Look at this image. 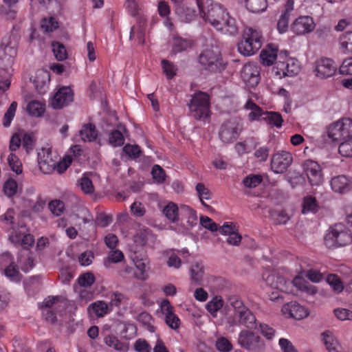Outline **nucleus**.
Returning a JSON list of instances; mask_svg holds the SVG:
<instances>
[{
  "label": "nucleus",
  "instance_id": "nucleus-32",
  "mask_svg": "<svg viewBox=\"0 0 352 352\" xmlns=\"http://www.w3.org/2000/svg\"><path fill=\"white\" fill-rule=\"evenodd\" d=\"M321 340L329 352H340V344L334 334L330 331L321 333Z\"/></svg>",
  "mask_w": 352,
  "mask_h": 352
},
{
  "label": "nucleus",
  "instance_id": "nucleus-5",
  "mask_svg": "<svg viewBox=\"0 0 352 352\" xmlns=\"http://www.w3.org/2000/svg\"><path fill=\"white\" fill-rule=\"evenodd\" d=\"M199 62L206 70L214 73L221 72L226 65L217 46H212L203 50L199 55Z\"/></svg>",
  "mask_w": 352,
  "mask_h": 352
},
{
  "label": "nucleus",
  "instance_id": "nucleus-53",
  "mask_svg": "<svg viewBox=\"0 0 352 352\" xmlns=\"http://www.w3.org/2000/svg\"><path fill=\"white\" fill-rule=\"evenodd\" d=\"M162 67L164 74L166 75L168 79H171L176 75L177 68L171 62L166 60H162Z\"/></svg>",
  "mask_w": 352,
  "mask_h": 352
},
{
  "label": "nucleus",
  "instance_id": "nucleus-11",
  "mask_svg": "<svg viewBox=\"0 0 352 352\" xmlns=\"http://www.w3.org/2000/svg\"><path fill=\"white\" fill-rule=\"evenodd\" d=\"M293 162L292 155L285 151H279L274 153L271 158V170L276 173L280 174L285 172Z\"/></svg>",
  "mask_w": 352,
  "mask_h": 352
},
{
  "label": "nucleus",
  "instance_id": "nucleus-30",
  "mask_svg": "<svg viewBox=\"0 0 352 352\" xmlns=\"http://www.w3.org/2000/svg\"><path fill=\"white\" fill-rule=\"evenodd\" d=\"M50 80V76L47 71L41 70L36 73L34 84L39 94H44L47 91Z\"/></svg>",
  "mask_w": 352,
  "mask_h": 352
},
{
  "label": "nucleus",
  "instance_id": "nucleus-41",
  "mask_svg": "<svg viewBox=\"0 0 352 352\" xmlns=\"http://www.w3.org/2000/svg\"><path fill=\"white\" fill-rule=\"evenodd\" d=\"M108 296L109 302L107 303L109 304L111 311L114 308H120V307L126 305V297L119 292L109 293Z\"/></svg>",
  "mask_w": 352,
  "mask_h": 352
},
{
  "label": "nucleus",
  "instance_id": "nucleus-42",
  "mask_svg": "<svg viewBox=\"0 0 352 352\" xmlns=\"http://www.w3.org/2000/svg\"><path fill=\"white\" fill-rule=\"evenodd\" d=\"M106 344L120 352H127L129 351V344L120 341L116 336L109 335L104 339Z\"/></svg>",
  "mask_w": 352,
  "mask_h": 352
},
{
  "label": "nucleus",
  "instance_id": "nucleus-33",
  "mask_svg": "<svg viewBox=\"0 0 352 352\" xmlns=\"http://www.w3.org/2000/svg\"><path fill=\"white\" fill-rule=\"evenodd\" d=\"M162 256L165 258L166 263L168 267L179 270L182 267V259L178 256V253L176 252L175 250L170 249L164 250L162 252Z\"/></svg>",
  "mask_w": 352,
  "mask_h": 352
},
{
  "label": "nucleus",
  "instance_id": "nucleus-48",
  "mask_svg": "<svg viewBox=\"0 0 352 352\" xmlns=\"http://www.w3.org/2000/svg\"><path fill=\"white\" fill-rule=\"evenodd\" d=\"M7 162L10 168V169L14 172L17 175H20L23 172L22 164L19 160V157L13 153V152H10L9 155L6 157Z\"/></svg>",
  "mask_w": 352,
  "mask_h": 352
},
{
  "label": "nucleus",
  "instance_id": "nucleus-20",
  "mask_svg": "<svg viewBox=\"0 0 352 352\" xmlns=\"http://www.w3.org/2000/svg\"><path fill=\"white\" fill-rule=\"evenodd\" d=\"M194 1L192 0L189 3H185L182 6L175 8V13L181 21L189 23L193 21L198 14L199 15L197 6L193 4Z\"/></svg>",
  "mask_w": 352,
  "mask_h": 352
},
{
  "label": "nucleus",
  "instance_id": "nucleus-24",
  "mask_svg": "<svg viewBox=\"0 0 352 352\" xmlns=\"http://www.w3.org/2000/svg\"><path fill=\"white\" fill-rule=\"evenodd\" d=\"M21 230H13L9 236L10 241L14 245L21 244L24 249L32 247L34 243V239L30 234H25V228L21 227Z\"/></svg>",
  "mask_w": 352,
  "mask_h": 352
},
{
  "label": "nucleus",
  "instance_id": "nucleus-54",
  "mask_svg": "<svg viewBox=\"0 0 352 352\" xmlns=\"http://www.w3.org/2000/svg\"><path fill=\"white\" fill-rule=\"evenodd\" d=\"M124 258V254L118 250H111L104 261V265L108 267L111 263H117L121 262Z\"/></svg>",
  "mask_w": 352,
  "mask_h": 352
},
{
  "label": "nucleus",
  "instance_id": "nucleus-45",
  "mask_svg": "<svg viewBox=\"0 0 352 352\" xmlns=\"http://www.w3.org/2000/svg\"><path fill=\"white\" fill-rule=\"evenodd\" d=\"M93 176V173H86L82 175L79 181V185L81 190L86 194H91L94 192V188L91 179Z\"/></svg>",
  "mask_w": 352,
  "mask_h": 352
},
{
  "label": "nucleus",
  "instance_id": "nucleus-27",
  "mask_svg": "<svg viewBox=\"0 0 352 352\" xmlns=\"http://www.w3.org/2000/svg\"><path fill=\"white\" fill-rule=\"evenodd\" d=\"M278 58V47L273 44L267 45L260 54L261 63L265 66L273 65ZM279 58V56H278Z\"/></svg>",
  "mask_w": 352,
  "mask_h": 352
},
{
  "label": "nucleus",
  "instance_id": "nucleus-14",
  "mask_svg": "<svg viewBox=\"0 0 352 352\" xmlns=\"http://www.w3.org/2000/svg\"><path fill=\"white\" fill-rule=\"evenodd\" d=\"M57 157L56 154H52L49 147L40 149L38 151V164L40 170L45 174L51 173L54 170Z\"/></svg>",
  "mask_w": 352,
  "mask_h": 352
},
{
  "label": "nucleus",
  "instance_id": "nucleus-23",
  "mask_svg": "<svg viewBox=\"0 0 352 352\" xmlns=\"http://www.w3.org/2000/svg\"><path fill=\"white\" fill-rule=\"evenodd\" d=\"M330 186L333 192L345 194L352 189V180L344 175H338L331 178Z\"/></svg>",
  "mask_w": 352,
  "mask_h": 352
},
{
  "label": "nucleus",
  "instance_id": "nucleus-13",
  "mask_svg": "<svg viewBox=\"0 0 352 352\" xmlns=\"http://www.w3.org/2000/svg\"><path fill=\"white\" fill-rule=\"evenodd\" d=\"M241 129L240 121L236 118L231 119L222 125L219 137L224 143L232 142L237 139Z\"/></svg>",
  "mask_w": 352,
  "mask_h": 352
},
{
  "label": "nucleus",
  "instance_id": "nucleus-64",
  "mask_svg": "<svg viewBox=\"0 0 352 352\" xmlns=\"http://www.w3.org/2000/svg\"><path fill=\"white\" fill-rule=\"evenodd\" d=\"M278 345L282 352H298L292 342L286 338H280Z\"/></svg>",
  "mask_w": 352,
  "mask_h": 352
},
{
  "label": "nucleus",
  "instance_id": "nucleus-4",
  "mask_svg": "<svg viewBox=\"0 0 352 352\" xmlns=\"http://www.w3.org/2000/svg\"><path fill=\"white\" fill-rule=\"evenodd\" d=\"M351 242L352 234L342 223H337L330 228L324 239L325 246L331 249L345 246Z\"/></svg>",
  "mask_w": 352,
  "mask_h": 352
},
{
  "label": "nucleus",
  "instance_id": "nucleus-7",
  "mask_svg": "<svg viewBox=\"0 0 352 352\" xmlns=\"http://www.w3.org/2000/svg\"><path fill=\"white\" fill-rule=\"evenodd\" d=\"M188 107L190 115L197 120H205L210 116L209 96L204 92L195 94Z\"/></svg>",
  "mask_w": 352,
  "mask_h": 352
},
{
  "label": "nucleus",
  "instance_id": "nucleus-26",
  "mask_svg": "<svg viewBox=\"0 0 352 352\" xmlns=\"http://www.w3.org/2000/svg\"><path fill=\"white\" fill-rule=\"evenodd\" d=\"M253 98L257 100V96L254 94L252 98L246 101L244 105V109L247 111H250L248 115V120L251 122L263 120L265 111L254 102Z\"/></svg>",
  "mask_w": 352,
  "mask_h": 352
},
{
  "label": "nucleus",
  "instance_id": "nucleus-40",
  "mask_svg": "<svg viewBox=\"0 0 352 352\" xmlns=\"http://www.w3.org/2000/svg\"><path fill=\"white\" fill-rule=\"evenodd\" d=\"M78 136L83 142H92L96 139L98 132L94 125L87 124L80 130Z\"/></svg>",
  "mask_w": 352,
  "mask_h": 352
},
{
  "label": "nucleus",
  "instance_id": "nucleus-55",
  "mask_svg": "<svg viewBox=\"0 0 352 352\" xmlns=\"http://www.w3.org/2000/svg\"><path fill=\"white\" fill-rule=\"evenodd\" d=\"M196 190L202 205L208 207V206L204 203V199L208 200L211 198V192L210 190L206 188L204 184L199 183L196 185Z\"/></svg>",
  "mask_w": 352,
  "mask_h": 352
},
{
  "label": "nucleus",
  "instance_id": "nucleus-62",
  "mask_svg": "<svg viewBox=\"0 0 352 352\" xmlns=\"http://www.w3.org/2000/svg\"><path fill=\"white\" fill-rule=\"evenodd\" d=\"M123 134L118 130L112 131L109 135V143L113 146H120L124 144Z\"/></svg>",
  "mask_w": 352,
  "mask_h": 352
},
{
  "label": "nucleus",
  "instance_id": "nucleus-50",
  "mask_svg": "<svg viewBox=\"0 0 352 352\" xmlns=\"http://www.w3.org/2000/svg\"><path fill=\"white\" fill-rule=\"evenodd\" d=\"M149 234L148 229H144L140 231L133 236V242L135 244L134 251H138L140 248H142L146 242L147 237Z\"/></svg>",
  "mask_w": 352,
  "mask_h": 352
},
{
  "label": "nucleus",
  "instance_id": "nucleus-17",
  "mask_svg": "<svg viewBox=\"0 0 352 352\" xmlns=\"http://www.w3.org/2000/svg\"><path fill=\"white\" fill-rule=\"evenodd\" d=\"M160 309L164 316L165 323L172 329L177 330L180 326V320L175 314L174 307L167 299L163 300L160 305Z\"/></svg>",
  "mask_w": 352,
  "mask_h": 352
},
{
  "label": "nucleus",
  "instance_id": "nucleus-12",
  "mask_svg": "<svg viewBox=\"0 0 352 352\" xmlns=\"http://www.w3.org/2000/svg\"><path fill=\"white\" fill-rule=\"evenodd\" d=\"M336 71L337 65L331 58H320L314 63V74L320 79L330 78L336 74Z\"/></svg>",
  "mask_w": 352,
  "mask_h": 352
},
{
  "label": "nucleus",
  "instance_id": "nucleus-60",
  "mask_svg": "<svg viewBox=\"0 0 352 352\" xmlns=\"http://www.w3.org/2000/svg\"><path fill=\"white\" fill-rule=\"evenodd\" d=\"M317 203L315 198L312 197H307L304 199L302 213L315 212L317 210Z\"/></svg>",
  "mask_w": 352,
  "mask_h": 352
},
{
  "label": "nucleus",
  "instance_id": "nucleus-36",
  "mask_svg": "<svg viewBox=\"0 0 352 352\" xmlns=\"http://www.w3.org/2000/svg\"><path fill=\"white\" fill-rule=\"evenodd\" d=\"M26 110L31 116L36 118L41 117L45 112V103L42 100H31L28 103Z\"/></svg>",
  "mask_w": 352,
  "mask_h": 352
},
{
  "label": "nucleus",
  "instance_id": "nucleus-59",
  "mask_svg": "<svg viewBox=\"0 0 352 352\" xmlns=\"http://www.w3.org/2000/svg\"><path fill=\"white\" fill-rule=\"evenodd\" d=\"M262 182V177L259 175H250L243 180V185L249 188H253L258 186Z\"/></svg>",
  "mask_w": 352,
  "mask_h": 352
},
{
  "label": "nucleus",
  "instance_id": "nucleus-21",
  "mask_svg": "<svg viewBox=\"0 0 352 352\" xmlns=\"http://www.w3.org/2000/svg\"><path fill=\"white\" fill-rule=\"evenodd\" d=\"M73 100V92L70 87H60L54 94L51 104L54 109H60Z\"/></svg>",
  "mask_w": 352,
  "mask_h": 352
},
{
  "label": "nucleus",
  "instance_id": "nucleus-39",
  "mask_svg": "<svg viewBox=\"0 0 352 352\" xmlns=\"http://www.w3.org/2000/svg\"><path fill=\"white\" fill-rule=\"evenodd\" d=\"M65 305L64 299L59 296H48L43 302V307L53 309L56 311H60Z\"/></svg>",
  "mask_w": 352,
  "mask_h": 352
},
{
  "label": "nucleus",
  "instance_id": "nucleus-18",
  "mask_svg": "<svg viewBox=\"0 0 352 352\" xmlns=\"http://www.w3.org/2000/svg\"><path fill=\"white\" fill-rule=\"evenodd\" d=\"M243 82L249 87L256 86L260 80V68L257 64L248 63L245 64L241 72Z\"/></svg>",
  "mask_w": 352,
  "mask_h": 352
},
{
  "label": "nucleus",
  "instance_id": "nucleus-6",
  "mask_svg": "<svg viewBox=\"0 0 352 352\" xmlns=\"http://www.w3.org/2000/svg\"><path fill=\"white\" fill-rule=\"evenodd\" d=\"M263 278L266 284L272 289L269 294L270 300L272 301L279 300L283 298V294L290 292L289 286L290 283L287 282L283 277L279 276L275 272H265L263 274Z\"/></svg>",
  "mask_w": 352,
  "mask_h": 352
},
{
  "label": "nucleus",
  "instance_id": "nucleus-61",
  "mask_svg": "<svg viewBox=\"0 0 352 352\" xmlns=\"http://www.w3.org/2000/svg\"><path fill=\"white\" fill-rule=\"evenodd\" d=\"M290 14L283 13L277 23V30L280 34L286 32L288 30L289 20Z\"/></svg>",
  "mask_w": 352,
  "mask_h": 352
},
{
  "label": "nucleus",
  "instance_id": "nucleus-37",
  "mask_svg": "<svg viewBox=\"0 0 352 352\" xmlns=\"http://www.w3.org/2000/svg\"><path fill=\"white\" fill-rule=\"evenodd\" d=\"M162 213L171 223H177L179 219V208L176 204L172 201L164 206Z\"/></svg>",
  "mask_w": 352,
  "mask_h": 352
},
{
  "label": "nucleus",
  "instance_id": "nucleus-2",
  "mask_svg": "<svg viewBox=\"0 0 352 352\" xmlns=\"http://www.w3.org/2000/svg\"><path fill=\"white\" fill-rule=\"evenodd\" d=\"M228 306L234 311L232 321V324H242L248 329H256V320L254 315L244 305L241 299L236 296H231L228 298Z\"/></svg>",
  "mask_w": 352,
  "mask_h": 352
},
{
  "label": "nucleus",
  "instance_id": "nucleus-22",
  "mask_svg": "<svg viewBox=\"0 0 352 352\" xmlns=\"http://www.w3.org/2000/svg\"><path fill=\"white\" fill-rule=\"evenodd\" d=\"M281 311L286 318H293L296 320L302 319L309 314L307 310L304 307L295 302L284 305Z\"/></svg>",
  "mask_w": 352,
  "mask_h": 352
},
{
  "label": "nucleus",
  "instance_id": "nucleus-19",
  "mask_svg": "<svg viewBox=\"0 0 352 352\" xmlns=\"http://www.w3.org/2000/svg\"><path fill=\"white\" fill-rule=\"evenodd\" d=\"M315 28V23L311 17L302 16L297 18L292 24V31L298 35H304L312 32Z\"/></svg>",
  "mask_w": 352,
  "mask_h": 352
},
{
  "label": "nucleus",
  "instance_id": "nucleus-3",
  "mask_svg": "<svg viewBox=\"0 0 352 352\" xmlns=\"http://www.w3.org/2000/svg\"><path fill=\"white\" fill-rule=\"evenodd\" d=\"M261 31L256 28H245L242 34L241 41L238 44V51L243 56L254 54L262 46Z\"/></svg>",
  "mask_w": 352,
  "mask_h": 352
},
{
  "label": "nucleus",
  "instance_id": "nucleus-46",
  "mask_svg": "<svg viewBox=\"0 0 352 352\" xmlns=\"http://www.w3.org/2000/svg\"><path fill=\"white\" fill-rule=\"evenodd\" d=\"M223 301L221 296H217L212 298L206 305L207 311L213 316L216 317L217 311L222 308Z\"/></svg>",
  "mask_w": 352,
  "mask_h": 352
},
{
  "label": "nucleus",
  "instance_id": "nucleus-1",
  "mask_svg": "<svg viewBox=\"0 0 352 352\" xmlns=\"http://www.w3.org/2000/svg\"><path fill=\"white\" fill-rule=\"evenodd\" d=\"M199 16L204 21L224 34L236 35L239 32L235 19L227 9L212 0H195Z\"/></svg>",
  "mask_w": 352,
  "mask_h": 352
},
{
  "label": "nucleus",
  "instance_id": "nucleus-10",
  "mask_svg": "<svg viewBox=\"0 0 352 352\" xmlns=\"http://www.w3.org/2000/svg\"><path fill=\"white\" fill-rule=\"evenodd\" d=\"M238 343L241 347L250 351H260L264 346V343L261 338L248 330H243L239 333Z\"/></svg>",
  "mask_w": 352,
  "mask_h": 352
},
{
  "label": "nucleus",
  "instance_id": "nucleus-34",
  "mask_svg": "<svg viewBox=\"0 0 352 352\" xmlns=\"http://www.w3.org/2000/svg\"><path fill=\"white\" fill-rule=\"evenodd\" d=\"M16 55V50L14 46L5 44L0 45V60H2L6 66H10L13 63Z\"/></svg>",
  "mask_w": 352,
  "mask_h": 352
},
{
  "label": "nucleus",
  "instance_id": "nucleus-29",
  "mask_svg": "<svg viewBox=\"0 0 352 352\" xmlns=\"http://www.w3.org/2000/svg\"><path fill=\"white\" fill-rule=\"evenodd\" d=\"M135 270L133 277L137 280H145L148 278L149 261L146 258L134 260Z\"/></svg>",
  "mask_w": 352,
  "mask_h": 352
},
{
  "label": "nucleus",
  "instance_id": "nucleus-57",
  "mask_svg": "<svg viewBox=\"0 0 352 352\" xmlns=\"http://www.w3.org/2000/svg\"><path fill=\"white\" fill-rule=\"evenodd\" d=\"M52 46L53 53L57 60H63L67 58V52L63 44L54 42Z\"/></svg>",
  "mask_w": 352,
  "mask_h": 352
},
{
  "label": "nucleus",
  "instance_id": "nucleus-38",
  "mask_svg": "<svg viewBox=\"0 0 352 352\" xmlns=\"http://www.w3.org/2000/svg\"><path fill=\"white\" fill-rule=\"evenodd\" d=\"M292 284L298 290L304 292L308 294L314 295L317 292L316 287L310 285L300 276H296L294 278Z\"/></svg>",
  "mask_w": 352,
  "mask_h": 352
},
{
  "label": "nucleus",
  "instance_id": "nucleus-9",
  "mask_svg": "<svg viewBox=\"0 0 352 352\" xmlns=\"http://www.w3.org/2000/svg\"><path fill=\"white\" fill-rule=\"evenodd\" d=\"M328 138L332 142H341L352 138V120L342 118L331 124L327 130Z\"/></svg>",
  "mask_w": 352,
  "mask_h": 352
},
{
  "label": "nucleus",
  "instance_id": "nucleus-49",
  "mask_svg": "<svg viewBox=\"0 0 352 352\" xmlns=\"http://www.w3.org/2000/svg\"><path fill=\"white\" fill-rule=\"evenodd\" d=\"M204 275V266L200 263L193 264L190 268L191 280L197 284H201V281Z\"/></svg>",
  "mask_w": 352,
  "mask_h": 352
},
{
  "label": "nucleus",
  "instance_id": "nucleus-63",
  "mask_svg": "<svg viewBox=\"0 0 352 352\" xmlns=\"http://www.w3.org/2000/svg\"><path fill=\"white\" fill-rule=\"evenodd\" d=\"M135 352H151V346L148 342L143 338H138L133 344Z\"/></svg>",
  "mask_w": 352,
  "mask_h": 352
},
{
  "label": "nucleus",
  "instance_id": "nucleus-8",
  "mask_svg": "<svg viewBox=\"0 0 352 352\" xmlns=\"http://www.w3.org/2000/svg\"><path fill=\"white\" fill-rule=\"evenodd\" d=\"M300 69V63L297 59L280 54L279 60L275 63L272 72L275 76L280 79L285 76L297 75Z\"/></svg>",
  "mask_w": 352,
  "mask_h": 352
},
{
  "label": "nucleus",
  "instance_id": "nucleus-52",
  "mask_svg": "<svg viewBox=\"0 0 352 352\" xmlns=\"http://www.w3.org/2000/svg\"><path fill=\"white\" fill-rule=\"evenodd\" d=\"M338 151L343 157H352V138L341 141Z\"/></svg>",
  "mask_w": 352,
  "mask_h": 352
},
{
  "label": "nucleus",
  "instance_id": "nucleus-35",
  "mask_svg": "<svg viewBox=\"0 0 352 352\" xmlns=\"http://www.w3.org/2000/svg\"><path fill=\"white\" fill-rule=\"evenodd\" d=\"M172 47V52L177 54L190 48L192 43L190 40L183 38L179 36L173 35L170 41Z\"/></svg>",
  "mask_w": 352,
  "mask_h": 352
},
{
  "label": "nucleus",
  "instance_id": "nucleus-56",
  "mask_svg": "<svg viewBox=\"0 0 352 352\" xmlns=\"http://www.w3.org/2000/svg\"><path fill=\"white\" fill-rule=\"evenodd\" d=\"M49 209L51 212L55 216H60L65 210L64 203L58 199L51 201L48 205Z\"/></svg>",
  "mask_w": 352,
  "mask_h": 352
},
{
  "label": "nucleus",
  "instance_id": "nucleus-58",
  "mask_svg": "<svg viewBox=\"0 0 352 352\" xmlns=\"http://www.w3.org/2000/svg\"><path fill=\"white\" fill-rule=\"evenodd\" d=\"M17 103L16 102H13L11 103L10 107L6 112L3 119V124L4 126L8 127L10 125L16 110Z\"/></svg>",
  "mask_w": 352,
  "mask_h": 352
},
{
  "label": "nucleus",
  "instance_id": "nucleus-43",
  "mask_svg": "<svg viewBox=\"0 0 352 352\" xmlns=\"http://www.w3.org/2000/svg\"><path fill=\"white\" fill-rule=\"evenodd\" d=\"M263 120L272 127H276L278 129L282 126L283 122L281 115L274 111H265Z\"/></svg>",
  "mask_w": 352,
  "mask_h": 352
},
{
  "label": "nucleus",
  "instance_id": "nucleus-28",
  "mask_svg": "<svg viewBox=\"0 0 352 352\" xmlns=\"http://www.w3.org/2000/svg\"><path fill=\"white\" fill-rule=\"evenodd\" d=\"M146 30V19L144 16H140L138 23L136 25L131 28L130 33V38L132 40H137L139 43H144V36Z\"/></svg>",
  "mask_w": 352,
  "mask_h": 352
},
{
  "label": "nucleus",
  "instance_id": "nucleus-16",
  "mask_svg": "<svg viewBox=\"0 0 352 352\" xmlns=\"http://www.w3.org/2000/svg\"><path fill=\"white\" fill-rule=\"evenodd\" d=\"M5 267L3 274L10 281L19 282L21 274L16 265L13 262V257L9 252L2 254L0 257V268Z\"/></svg>",
  "mask_w": 352,
  "mask_h": 352
},
{
  "label": "nucleus",
  "instance_id": "nucleus-47",
  "mask_svg": "<svg viewBox=\"0 0 352 352\" xmlns=\"http://www.w3.org/2000/svg\"><path fill=\"white\" fill-rule=\"evenodd\" d=\"M340 45L343 53H352V32H346L340 36Z\"/></svg>",
  "mask_w": 352,
  "mask_h": 352
},
{
  "label": "nucleus",
  "instance_id": "nucleus-15",
  "mask_svg": "<svg viewBox=\"0 0 352 352\" xmlns=\"http://www.w3.org/2000/svg\"><path fill=\"white\" fill-rule=\"evenodd\" d=\"M303 170L312 186H319L323 182L322 168L316 162L308 160L302 164Z\"/></svg>",
  "mask_w": 352,
  "mask_h": 352
},
{
  "label": "nucleus",
  "instance_id": "nucleus-25",
  "mask_svg": "<svg viewBox=\"0 0 352 352\" xmlns=\"http://www.w3.org/2000/svg\"><path fill=\"white\" fill-rule=\"evenodd\" d=\"M111 312L109 304L104 300H96L87 307V313L91 318H103Z\"/></svg>",
  "mask_w": 352,
  "mask_h": 352
},
{
  "label": "nucleus",
  "instance_id": "nucleus-51",
  "mask_svg": "<svg viewBox=\"0 0 352 352\" xmlns=\"http://www.w3.org/2000/svg\"><path fill=\"white\" fill-rule=\"evenodd\" d=\"M326 280L335 292L340 293L343 290V283L337 275L329 274L326 278Z\"/></svg>",
  "mask_w": 352,
  "mask_h": 352
},
{
  "label": "nucleus",
  "instance_id": "nucleus-31",
  "mask_svg": "<svg viewBox=\"0 0 352 352\" xmlns=\"http://www.w3.org/2000/svg\"><path fill=\"white\" fill-rule=\"evenodd\" d=\"M249 12L252 13H261L267 10V0H239Z\"/></svg>",
  "mask_w": 352,
  "mask_h": 352
},
{
  "label": "nucleus",
  "instance_id": "nucleus-44",
  "mask_svg": "<svg viewBox=\"0 0 352 352\" xmlns=\"http://www.w3.org/2000/svg\"><path fill=\"white\" fill-rule=\"evenodd\" d=\"M181 214L186 218V223L190 228H192L197 223V212L187 205H181Z\"/></svg>",
  "mask_w": 352,
  "mask_h": 352
}]
</instances>
